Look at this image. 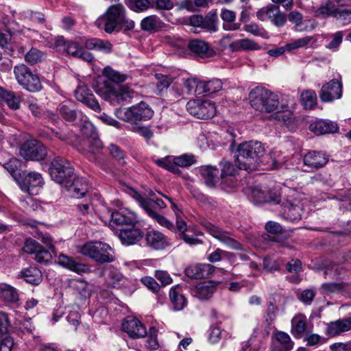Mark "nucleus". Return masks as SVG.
<instances>
[{
  "label": "nucleus",
  "instance_id": "obj_1",
  "mask_svg": "<svg viewBox=\"0 0 351 351\" xmlns=\"http://www.w3.org/2000/svg\"><path fill=\"white\" fill-rule=\"evenodd\" d=\"M104 75L106 80L97 82L93 88L95 92L104 100L115 105L133 97L134 91L130 87L119 84L126 80L125 75L106 67L104 70Z\"/></svg>",
  "mask_w": 351,
  "mask_h": 351
},
{
  "label": "nucleus",
  "instance_id": "obj_2",
  "mask_svg": "<svg viewBox=\"0 0 351 351\" xmlns=\"http://www.w3.org/2000/svg\"><path fill=\"white\" fill-rule=\"evenodd\" d=\"M99 29L111 34L114 32H126L135 27V22L127 15L125 7L121 3L110 5L95 22Z\"/></svg>",
  "mask_w": 351,
  "mask_h": 351
},
{
  "label": "nucleus",
  "instance_id": "obj_3",
  "mask_svg": "<svg viewBox=\"0 0 351 351\" xmlns=\"http://www.w3.org/2000/svg\"><path fill=\"white\" fill-rule=\"evenodd\" d=\"M265 153V147L261 142L250 141L240 143L234 154L235 165L239 169L252 171L257 168Z\"/></svg>",
  "mask_w": 351,
  "mask_h": 351
},
{
  "label": "nucleus",
  "instance_id": "obj_4",
  "mask_svg": "<svg viewBox=\"0 0 351 351\" xmlns=\"http://www.w3.org/2000/svg\"><path fill=\"white\" fill-rule=\"evenodd\" d=\"M251 106L261 112H271L279 106L278 97L269 89L256 86L249 94Z\"/></svg>",
  "mask_w": 351,
  "mask_h": 351
},
{
  "label": "nucleus",
  "instance_id": "obj_5",
  "mask_svg": "<svg viewBox=\"0 0 351 351\" xmlns=\"http://www.w3.org/2000/svg\"><path fill=\"white\" fill-rule=\"evenodd\" d=\"M79 252L98 263H107L115 260L113 249L101 241L87 242L79 247Z\"/></svg>",
  "mask_w": 351,
  "mask_h": 351
},
{
  "label": "nucleus",
  "instance_id": "obj_6",
  "mask_svg": "<svg viewBox=\"0 0 351 351\" xmlns=\"http://www.w3.org/2000/svg\"><path fill=\"white\" fill-rule=\"evenodd\" d=\"M114 114L118 119L132 125L150 119L154 111L147 103L141 101L129 108H118Z\"/></svg>",
  "mask_w": 351,
  "mask_h": 351
},
{
  "label": "nucleus",
  "instance_id": "obj_7",
  "mask_svg": "<svg viewBox=\"0 0 351 351\" xmlns=\"http://www.w3.org/2000/svg\"><path fill=\"white\" fill-rule=\"evenodd\" d=\"M14 74L17 82L27 91L36 93L42 89V84L38 76L34 74L26 65L21 64L15 66Z\"/></svg>",
  "mask_w": 351,
  "mask_h": 351
},
{
  "label": "nucleus",
  "instance_id": "obj_8",
  "mask_svg": "<svg viewBox=\"0 0 351 351\" xmlns=\"http://www.w3.org/2000/svg\"><path fill=\"white\" fill-rule=\"evenodd\" d=\"M203 228L214 238L217 239L227 247L238 251L243 250V247L239 241L231 237V234L208 221L202 222Z\"/></svg>",
  "mask_w": 351,
  "mask_h": 351
},
{
  "label": "nucleus",
  "instance_id": "obj_9",
  "mask_svg": "<svg viewBox=\"0 0 351 351\" xmlns=\"http://www.w3.org/2000/svg\"><path fill=\"white\" fill-rule=\"evenodd\" d=\"M16 181L21 189L31 195H36L44 184L41 174L36 171L23 172Z\"/></svg>",
  "mask_w": 351,
  "mask_h": 351
},
{
  "label": "nucleus",
  "instance_id": "obj_10",
  "mask_svg": "<svg viewBox=\"0 0 351 351\" xmlns=\"http://www.w3.org/2000/svg\"><path fill=\"white\" fill-rule=\"evenodd\" d=\"M73 173L74 169L70 162L62 157H56L51 162L50 176L57 183L66 182Z\"/></svg>",
  "mask_w": 351,
  "mask_h": 351
},
{
  "label": "nucleus",
  "instance_id": "obj_11",
  "mask_svg": "<svg viewBox=\"0 0 351 351\" xmlns=\"http://www.w3.org/2000/svg\"><path fill=\"white\" fill-rule=\"evenodd\" d=\"M186 109L198 119H210L216 114V106L209 100H190L186 104Z\"/></svg>",
  "mask_w": 351,
  "mask_h": 351
},
{
  "label": "nucleus",
  "instance_id": "obj_12",
  "mask_svg": "<svg viewBox=\"0 0 351 351\" xmlns=\"http://www.w3.org/2000/svg\"><path fill=\"white\" fill-rule=\"evenodd\" d=\"M139 221L137 215L128 208H121L111 215L110 226L119 230L121 228L134 227Z\"/></svg>",
  "mask_w": 351,
  "mask_h": 351
},
{
  "label": "nucleus",
  "instance_id": "obj_13",
  "mask_svg": "<svg viewBox=\"0 0 351 351\" xmlns=\"http://www.w3.org/2000/svg\"><path fill=\"white\" fill-rule=\"evenodd\" d=\"M19 154L26 160H41L47 156V150L40 142L31 139L21 145Z\"/></svg>",
  "mask_w": 351,
  "mask_h": 351
},
{
  "label": "nucleus",
  "instance_id": "obj_14",
  "mask_svg": "<svg viewBox=\"0 0 351 351\" xmlns=\"http://www.w3.org/2000/svg\"><path fill=\"white\" fill-rule=\"evenodd\" d=\"M132 196L147 214H149L150 212H156V210L162 209L167 206L162 199L154 197L155 193L152 191L145 196L136 191H133Z\"/></svg>",
  "mask_w": 351,
  "mask_h": 351
},
{
  "label": "nucleus",
  "instance_id": "obj_15",
  "mask_svg": "<svg viewBox=\"0 0 351 351\" xmlns=\"http://www.w3.org/2000/svg\"><path fill=\"white\" fill-rule=\"evenodd\" d=\"M256 16L261 21L271 19L276 26H283L285 22V16L279 10L278 5L263 8L256 12Z\"/></svg>",
  "mask_w": 351,
  "mask_h": 351
},
{
  "label": "nucleus",
  "instance_id": "obj_16",
  "mask_svg": "<svg viewBox=\"0 0 351 351\" xmlns=\"http://www.w3.org/2000/svg\"><path fill=\"white\" fill-rule=\"evenodd\" d=\"M122 328L133 339L142 338L147 335L145 327L138 319L134 317H127L122 323Z\"/></svg>",
  "mask_w": 351,
  "mask_h": 351
},
{
  "label": "nucleus",
  "instance_id": "obj_17",
  "mask_svg": "<svg viewBox=\"0 0 351 351\" xmlns=\"http://www.w3.org/2000/svg\"><path fill=\"white\" fill-rule=\"evenodd\" d=\"M341 84L337 80H332L324 84L320 91L319 97L323 102H330L341 97Z\"/></svg>",
  "mask_w": 351,
  "mask_h": 351
},
{
  "label": "nucleus",
  "instance_id": "obj_18",
  "mask_svg": "<svg viewBox=\"0 0 351 351\" xmlns=\"http://www.w3.org/2000/svg\"><path fill=\"white\" fill-rule=\"evenodd\" d=\"M58 263L62 267L80 275L89 273L90 271V269L88 265L80 263L75 258L64 254L59 255L58 258Z\"/></svg>",
  "mask_w": 351,
  "mask_h": 351
},
{
  "label": "nucleus",
  "instance_id": "obj_19",
  "mask_svg": "<svg viewBox=\"0 0 351 351\" xmlns=\"http://www.w3.org/2000/svg\"><path fill=\"white\" fill-rule=\"evenodd\" d=\"M349 330H351V314L327 324L326 334L328 337H335Z\"/></svg>",
  "mask_w": 351,
  "mask_h": 351
},
{
  "label": "nucleus",
  "instance_id": "obj_20",
  "mask_svg": "<svg viewBox=\"0 0 351 351\" xmlns=\"http://www.w3.org/2000/svg\"><path fill=\"white\" fill-rule=\"evenodd\" d=\"M145 241L147 245L155 250H162L170 245V241L167 237L156 230H152L147 233Z\"/></svg>",
  "mask_w": 351,
  "mask_h": 351
},
{
  "label": "nucleus",
  "instance_id": "obj_21",
  "mask_svg": "<svg viewBox=\"0 0 351 351\" xmlns=\"http://www.w3.org/2000/svg\"><path fill=\"white\" fill-rule=\"evenodd\" d=\"M328 161L326 154L321 151H309L303 157L304 165L312 169L324 167Z\"/></svg>",
  "mask_w": 351,
  "mask_h": 351
},
{
  "label": "nucleus",
  "instance_id": "obj_22",
  "mask_svg": "<svg viewBox=\"0 0 351 351\" xmlns=\"http://www.w3.org/2000/svg\"><path fill=\"white\" fill-rule=\"evenodd\" d=\"M75 96L77 101L84 104L94 111L99 112L101 110L99 103L86 86H79L75 92Z\"/></svg>",
  "mask_w": 351,
  "mask_h": 351
},
{
  "label": "nucleus",
  "instance_id": "obj_23",
  "mask_svg": "<svg viewBox=\"0 0 351 351\" xmlns=\"http://www.w3.org/2000/svg\"><path fill=\"white\" fill-rule=\"evenodd\" d=\"M119 237L126 245L135 244L143 237V232L134 227L119 228Z\"/></svg>",
  "mask_w": 351,
  "mask_h": 351
},
{
  "label": "nucleus",
  "instance_id": "obj_24",
  "mask_svg": "<svg viewBox=\"0 0 351 351\" xmlns=\"http://www.w3.org/2000/svg\"><path fill=\"white\" fill-rule=\"evenodd\" d=\"M214 271L210 264L190 265L185 269V274L191 278H204L208 277Z\"/></svg>",
  "mask_w": 351,
  "mask_h": 351
},
{
  "label": "nucleus",
  "instance_id": "obj_25",
  "mask_svg": "<svg viewBox=\"0 0 351 351\" xmlns=\"http://www.w3.org/2000/svg\"><path fill=\"white\" fill-rule=\"evenodd\" d=\"M215 291L216 285L213 282H202L197 284L192 290V295L202 300H208L212 297Z\"/></svg>",
  "mask_w": 351,
  "mask_h": 351
},
{
  "label": "nucleus",
  "instance_id": "obj_26",
  "mask_svg": "<svg viewBox=\"0 0 351 351\" xmlns=\"http://www.w3.org/2000/svg\"><path fill=\"white\" fill-rule=\"evenodd\" d=\"M308 128L309 130L316 135L334 133L339 129L336 123L326 120L315 121L311 123Z\"/></svg>",
  "mask_w": 351,
  "mask_h": 351
},
{
  "label": "nucleus",
  "instance_id": "obj_27",
  "mask_svg": "<svg viewBox=\"0 0 351 351\" xmlns=\"http://www.w3.org/2000/svg\"><path fill=\"white\" fill-rule=\"evenodd\" d=\"M169 299L175 311L182 310L187 304V300L182 293L180 285L173 286L169 291Z\"/></svg>",
  "mask_w": 351,
  "mask_h": 351
},
{
  "label": "nucleus",
  "instance_id": "obj_28",
  "mask_svg": "<svg viewBox=\"0 0 351 351\" xmlns=\"http://www.w3.org/2000/svg\"><path fill=\"white\" fill-rule=\"evenodd\" d=\"M307 329V317L303 314H298L291 319V332L298 339L303 338Z\"/></svg>",
  "mask_w": 351,
  "mask_h": 351
},
{
  "label": "nucleus",
  "instance_id": "obj_29",
  "mask_svg": "<svg viewBox=\"0 0 351 351\" xmlns=\"http://www.w3.org/2000/svg\"><path fill=\"white\" fill-rule=\"evenodd\" d=\"M81 43L88 49H95L103 53H108L112 51V45L108 40H101L97 38H91L86 40L81 39Z\"/></svg>",
  "mask_w": 351,
  "mask_h": 351
},
{
  "label": "nucleus",
  "instance_id": "obj_30",
  "mask_svg": "<svg viewBox=\"0 0 351 351\" xmlns=\"http://www.w3.org/2000/svg\"><path fill=\"white\" fill-rule=\"evenodd\" d=\"M302 271V263L298 259H292L287 263V279L291 283L298 284L302 278L300 271Z\"/></svg>",
  "mask_w": 351,
  "mask_h": 351
},
{
  "label": "nucleus",
  "instance_id": "obj_31",
  "mask_svg": "<svg viewBox=\"0 0 351 351\" xmlns=\"http://www.w3.org/2000/svg\"><path fill=\"white\" fill-rule=\"evenodd\" d=\"M102 274L105 276V282L108 287L119 288L124 282L123 275L114 268L110 267Z\"/></svg>",
  "mask_w": 351,
  "mask_h": 351
},
{
  "label": "nucleus",
  "instance_id": "obj_32",
  "mask_svg": "<svg viewBox=\"0 0 351 351\" xmlns=\"http://www.w3.org/2000/svg\"><path fill=\"white\" fill-rule=\"evenodd\" d=\"M69 286L82 298L86 299L90 296L92 286L84 280L70 279L69 280Z\"/></svg>",
  "mask_w": 351,
  "mask_h": 351
},
{
  "label": "nucleus",
  "instance_id": "obj_33",
  "mask_svg": "<svg viewBox=\"0 0 351 351\" xmlns=\"http://www.w3.org/2000/svg\"><path fill=\"white\" fill-rule=\"evenodd\" d=\"M289 20L295 25L296 31H310L315 27V23L313 21H302V15L299 12H291L289 14Z\"/></svg>",
  "mask_w": 351,
  "mask_h": 351
},
{
  "label": "nucleus",
  "instance_id": "obj_34",
  "mask_svg": "<svg viewBox=\"0 0 351 351\" xmlns=\"http://www.w3.org/2000/svg\"><path fill=\"white\" fill-rule=\"evenodd\" d=\"M223 87V83L219 79H213L208 81H200L199 90L200 96H206L215 93Z\"/></svg>",
  "mask_w": 351,
  "mask_h": 351
},
{
  "label": "nucleus",
  "instance_id": "obj_35",
  "mask_svg": "<svg viewBox=\"0 0 351 351\" xmlns=\"http://www.w3.org/2000/svg\"><path fill=\"white\" fill-rule=\"evenodd\" d=\"M0 97L6 103L8 106L14 110H18L21 107V95L12 91H8L1 88L0 89Z\"/></svg>",
  "mask_w": 351,
  "mask_h": 351
},
{
  "label": "nucleus",
  "instance_id": "obj_36",
  "mask_svg": "<svg viewBox=\"0 0 351 351\" xmlns=\"http://www.w3.org/2000/svg\"><path fill=\"white\" fill-rule=\"evenodd\" d=\"M143 31L156 32L163 27V23L156 15H150L143 19L140 23Z\"/></svg>",
  "mask_w": 351,
  "mask_h": 351
},
{
  "label": "nucleus",
  "instance_id": "obj_37",
  "mask_svg": "<svg viewBox=\"0 0 351 351\" xmlns=\"http://www.w3.org/2000/svg\"><path fill=\"white\" fill-rule=\"evenodd\" d=\"M87 142L88 144V149L87 150L88 159L96 163H99L98 158L99 152L104 147L102 142L98 136L88 139Z\"/></svg>",
  "mask_w": 351,
  "mask_h": 351
},
{
  "label": "nucleus",
  "instance_id": "obj_38",
  "mask_svg": "<svg viewBox=\"0 0 351 351\" xmlns=\"http://www.w3.org/2000/svg\"><path fill=\"white\" fill-rule=\"evenodd\" d=\"M199 173L202 177L204 178L206 184L210 187L215 186L219 180V171L214 167H202L199 169Z\"/></svg>",
  "mask_w": 351,
  "mask_h": 351
},
{
  "label": "nucleus",
  "instance_id": "obj_39",
  "mask_svg": "<svg viewBox=\"0 0 351 351\" xmlns=\"http://www.w3.org/2000/svg\"><path fill=\"white\" fill-rule=\"evenodd\" d=\"M351 286L345 282H328L324 283L320 287V291L322 294L331 293H343L350 291Z\"/></svg>",
  "mask_w": 351,
  "mask_h": 351
},
{
  "label": "nucleus",
  "instance_id": "obj_40",
  "mask_svg": "<svg viewBox=\"0 0 351 351\" xmlns=\"http://www.w3.org/2000/svg\"><path fill=\"white\" fill-rule=\"evenodd\" d=\"M58 111L63 119L73 121L77 117L74 104L69 101L62 102L58 107Z\"/></svg>",
  "mask_w": 351,
  "mask_h": 351
},
{
  "label": "nucleus",
  "instance_id": "obj_41",
  "mask_svg": "<svg viewBox=\"0 0 351 351\" xmlns=\"http://www.w3.org/2000/svg\"><path fill=\"white\" fill-rule=\"evenodd\" d=\"M188 47L193 53L200 57L206 56L210 51L208 43L199 39L191 40L188 44Z\"/></svg>",
  "mask_w": 351,
  "mask_h": 351
},
{
  "label": "nucleus",
  "instance_id": "obj_42",
  "mask_svg": "<svg viewBox=\"0 0 351 351\" xmlns=\"http://www.w3.org/2000/svg\"><path fill=\"white\" fill-rule=\"evenodd\" d=\"M70 191L73 193V196L77 198L84 197L88 191V185L86 179L79 177L75 178Z\"/></svg>",
  "mask_w": 351,
  "mask_h": 351
},
{
  "label": "nucleus",
  "instance_id": "obj_43",
  "mask_svg": "<svg viewBox=\"0 0 351 351\" xmlns=\"http://www.w3.org/2000/svg\"><path fill=\"white\" fill-rule=\"evenodd\" d=\"M21 276L27 282L31 285H37L42 280L41 271L36 267H29L23 270Z\"/></svg>",
  "mask_w": 351,
  "mask_h": 351
},
{
  "label": "nucleus",
  "instance_id": "obj_44",
  "mask_svg": "<svg viewBox=\"0 0 351 351\" xmlns=\"http://www.w3.org/2000/svg\"><path fill=\"white\" fill-rule=\"evenodd\" d=\"M265 229L271 235H263L262 237L264 240L268 239L274 242H279L276 236L282 233V227L278 223L272 221H268L265 224Z\"/></svg>",
  "mask_w": 351,
  "mask_h": 351
},
{
  "label": "nucleus",
  "instance_id": "obj_45",
  "mask_svg": "<svg viewBox=\"0 0 351 351\" xmlns=\"http://www.w3.org/2000/svg\"><path fill=\"white\" fill-rule=\"evenodd\" d=\"M300 102L304 108L312 110L317 104V95L315 91L306 90L300 95Z\"/></svg>",
  "mask_w": 351,
  "mask_h": 351
},
{
  "label": "nucleus",
  "instance_id": "obj_46",
  "mask_svg": "<svg viewBox=\"0 0 351 351\" xmlns=\"http://www.w3.org/2000/svg\"><path fill=\"white\" fill-rule=\"evenodd\" d=\"M267 191L262 190L259 186H254L249 189L247 197L254 204L266 203Z\"/></svg>",
  "mask_w": 351,
  "mask_h": 351
},
{
  "label": "nucleus",
  "instance_id": "obj_47",
  "mask_svg": "<svg viewBox=\"0 0 351 351\" xmlns=\"http://www.w3.org/2000/svg\"><path fill=\"white\" fill-rule=\"evenodd\" d=\"M0 293L1 297L5 302H15L19 300V295L16 290L7 284L0 285Z\"/></svg>",
  "mask_w": 351,
  "mask_h": 351
},
{
  "label": "nucleus",
  "instance_id": "obj_48",
  "mask_svg": "<svg viewBox=\"0 0 351 351\" xmlns=\"http://www.w3.org/2000/svg\"><path fill=\"white\" fill-rule=\"evenodd\" d=\"M45 59V54L35 47H32L25 56V61L31 65L40 62Z\"/></svg>",
  "mask_w": 351,
  "mask_h": 351
},
{
  "label": "nucleus",
  "instance_id": "obj_49",
  "mask_svg": "<svg viewBox=\"0 0 351 351\" xmlns=\"http://www.w3.org/2000/svg\"><path fill=\"white\" fill-rule=\"evenodd\" d=\"M234 258V255L232 253L217 248L209 254L208 259L211 263H215L223 259L230 261Z\"/></svg>",
  "mask_w": 351,
  "mask_h": 351
},
{
  "label": "nucleus",
  "instance_id": "obj_50",
  "mask_svg": "<svg viewBox=\"0 0 351 351\" xmlns=\"http://www.w3.org/2000/svg\"><path fill=\"white\" fill-rule=\"evenodd\" d=\"M332 1H328L326 5H322L314 10L315 16L317 17H326L328 16H335L337 8L335 6Z\"/></svg>",
  "mask_w": 351,
  "mask_h": 351
},
{
  "label": "nucleus",
  "instance_id": "obj_51",
  "mask_svg": "<svg viewBox=\"0 0 351 351\" xmlns=\"http://www.w3.org/2000/svg\"><path fill=\"white\" fill-rule=\"evenodd\" d=\"M287 221L291 222L298 221L302 217V208L298 204H290L287 206Z\"/></svg>",
  "mask_w": 351,
  "mask_h": 351
},
{
  "label": "nucleus",
  "instance_id": "obj_52",
  "mask_svg": "<svg viewBox=\"0 0 351 351\" xmlns=\"http://www.w3.org/2000/svg\"><path fill=\"white\" fill-rule=\"evenodd\" d=\"M200 80L197 79H188L185 81L182 80L184 85V95H190L194 91L197 95L200 96V90H199V85Z\"/></svg>",
  "mask_w": 351,
  "mask_h": 351
},
{
  "label": "nucleus",
  "instance_id": "obj_53",
  "mask_svg": "<svg viewBox=\"0 0 351 351\" xmlns=\"http://www.w3.org/2000/svg\"><path fill=\"white\" fill-rule=\"evenodd\" d=\"M80 130L82 135L87 138V141L91 138L98 136L95 126L90 121L86 119L83 121V123L80 126Z\"/></svg>",
  "mask_w": 351,
  "mask_h": 351
},
{
  "label": "nucleus",
  "instance_id": "obj_54",
  "mask_svg": "<svg viewBox=\"0 0 351 351\" xmlns=\"http://www.w3.org/2000/svg\"><path fill=\"white\" fill-rule=\"evenodd\" d=\"M155 77L157 80L156 88L159 92L167 89L173 83V80L171 76L162 73H156Z\"/></svg>",
  "mask_w": 351,
  "mask_h": 351
},
{
  "label": "nucleus",
  "instance_id": "obj_55",
  "mask_svg": "<svg viewBox=\"0 0 351 351\" xmlns=\"http://www.w3.org/2000/svg\"><path fill=\"white\" fill-rule=\"evenodd\" d=\"M126 5L129 9L136 13L152 8V1H126Z\"/></svg>",
  "mask_w": 351,
  "mask_h": 351
},
{
  "label": "nucleus",
  "instance_id": "obj_56",
  "mask_svg": "<svg viewBox=\"0 0 351 351\" xmlns=\"http://www.w3.org/2000/svg\"><path fill=\"white\" fill-rule=\"evenodd\" d=\"M107 150L109 154L112 157L114 160H117L121 165L125 163L124 157L125 154L123 151L117 145L111 143L107 147Z\"/></svg>",
  "mask_w": 351,
  "mask_h": 351
},
{
  "label": "nucleus",
  "instance_id": "obj_57",
  "mask_svg": "<svg viewBox=\"0 0 351 351\" xmlns=\"http://www.w3.org/2000/svg\"><path fill=\"white\" fill-rule=\"evenodd\" d=\"M130 130L142 137H143L146 140H149L153 137L154 133L153 132L149 129V128L140 125L136 124H132V125L130 128Z\"/></svg>",
  "mask_w": 351,
  "mask_h": 351
},
{
  "label": "nucleus",
  "instance_id": "obj_58",
  "mask_svg": "<svg viewBox=\"0 0 351 351\" xmlns=\"http://www.w3.org/2000/svg\"><path fill=\"white\" fill-rule=\"evenodd\" d=\"M342 270V267L334 263H331L324 267V274L326 278H334L340 275Z\"/></svg>",
  "mask_w": 351,
  "mask_h": 351
},
{
  "label": "nucleus",
  "instance_id": "obj_59",
  "mask_svg": "<svg viewBox=\"0 0 351 351\" xmlns=\"http://www.w3.org/2000/svg\"><path fill=\"white\" fill-rule=\"evenodd\" d=\"M334 16L342 25L348 24L351 22V10L343 8H337Z\"/></svg>",
  "mask_w": 351,
  "mask_h": 351
},
{
  "label": "nucleus",
  "instance_id": "obj_60",
  "mask_svg": "<svg viewBox=\"0 0 351 351\" xmlns=\"http://www.w3.org/2000/svg\"><path fill=\"white\" fill-rule=\"evenodd\" d=\"M173 162L180 167H188L195 162L194 157L192 155L182 154L173 157Z\"/></svg>",
  "mask_w": 351,
  "mask_h": 351
},
{
  "label": "nucleus",
  "instance_id": "obj_61",
  "mask_svg": "<svg viewBox=\"0 0 351 351\" xmlns=\"http://www.w3.org/2000/svg\"><path fill=\"white\" fill-rule=\"evenodd\" d=\"M298 299L304 304L310 305L315 296V291L313 289H304L297 293Z\"/></svg>",
  "mask_w": 351,
  "mask_h": 351
},
{
  "label": "nucleus",
  "instance_id": "obj_62",
  "mask_svg": "<svg viewBox=\"0 0 351 351\" xmlns=\"http://www.w3.org/2000/svg\"><path fill=\"white\" fill-rule=\"evenodd\" d=\"M221 178L225 179L228 177H232L237 171L234 166L228 161L221 162Z\"/></svg>",
  "mask_w": 351,
  "mask_h": 351
},
{
  "label": "nucleus",
  "instance_id": "obj_63",
  "mask_svg": "<svg viewBox=\"0 0 351 351\" xmlns=\"http://www.w3.org/2000/svg\"><path fill=\"white\" fill-rule=\"evenodd\" d=\"M266 203L278 204L281 202V191L279 189H273L266 193Z\"/></svg>",
  "mask_w": 351,
  "mask_h": 351
},
{
  "label": "nucleus",
  "instance_id": "obj_64",
  "mask_svg": "<svg viewBox=\"0 0 351 351\" xmlns=\"http://www.w3.org/2000/svg\"><path fill=\"white\" fill-rule=\"evenodd\" d=\"M234 45L239 48L245 50H256L259 49V46L257 43L248 38L237 40Z\"/></svg>",
  "mask_w": 351,
  "mask_h": 351
}]
</instances>
